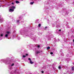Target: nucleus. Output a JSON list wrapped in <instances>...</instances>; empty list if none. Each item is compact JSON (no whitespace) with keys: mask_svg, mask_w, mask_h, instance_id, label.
<instances>
[{"mask_svg":"<svg viewBox=\"0 0 74 74\" xmlns=\"http://www.w3.org/2000/svg\"><path fill=\"white\" fill-rule=\"evenodd\" d=\"M3 36V34H1V37H2Z\"/></svg>","mask_w":74,"mask_h":74,"instance_id":"nucleus-17","label":"nucleus"},{"mask_svg":"<svg viewBox=\"0 0 74 74\" xmlns=\"http://www.w3.org/2000/svg\"><path fill=\"white\" fill-rule=\"evenodd\" d=\"M41 0H36V1H40Z\"/></svg>","mask_w":74,"mask_h":74,"instance_id":"nucleus-16","label":"nucleus"},{"mask_svg":"<svg viewBox=\"0 0 74 74\" xmlns=\"http://www.w3.org/2000/svg\"><path fill=\"white\" fill-rule=\"evenodd\" d=\"M19 39H20V38H18V40H19Z\"/></svg>","mask_w":74,"mask_h":74,"instance_id":"nucleus-28","label":"nucleus"},{"mask_svg":"<svg viewBox=\"0 0 74 74\" xmlns=\"http://www.w3.org/2000/svg\"><path fill=\"white\" fill-rule=\"evenodd\" d=\"M72 71H74V67L73 66L72 67Z\"/></svg>","mask_w":74,"mask_h":74,"instance_id":"nucleus-9","label":"nucleus"},{"mask_svg":"<svg viewBox=\"0 0 74 74\" xmlns=\"http://www.w3.org/2000/svg\"><path fill=\"white\" fill-rule=\"evenodd\" d=\"M47 50H49V49H50V47H47Z\"/></svg>","mask_w":74,"mask_h":74,"instance_id":"nucleus-11","label":"nucleus"},{"mask_svg":"<svg viewBox=\"0 0 74 74\" xmlns=\"http://www.w3.org/2000/svg\"><path fill=\"white\" fill-rule=\"evenodd\" d=\"M59 27H60V26H59Z\"/></svg>","mask_w":74,"mask_h":74,"instance_id":"nucleus-36","label":"nucleus"},{"mask_svg":"<svg viewBox=\"0 0 74 74\" xmlns=\"http://www.w3.org/2000/svg\"><path fill=\"white\" fill-rule=\"evenodd\" d=\"M52 56H54V54H53V55H52Z\"/></svg>","mask_w":74,"mask_h":74,"instance_id":"nucleus-31","label":"nucleus"},{"mask_svg":"<svg viewBox=\"0 0 74 74\" xmlns=\"http://www.w3.org/2000/svg\"><path fill=\"white\" fill-rule=\"evenodd\" d=\"M45 28V29H47V28H48V27H46Z\"/></svg>","mask_w":74,"mask_h":74,"instance_id":"nucleus-26","label":"nucleus"},{"mask_svg":"<svg viewBox=\"0 0 74 74\" xmlns=\"http://www.w3.org/2000/svg\"><path fill=\"white\" fill-rule=\"evenodd\" d=\"M52 36H50L49 37V38H52Z\"/></svg>","mask_w":74,"mask_h":74,"instance_id":"nucleus-13","label":"nucleus"},{"mask_svg":"<svg viewBox=\"0 0 74 74\" xmlns=\"http://www.w3.org/2000/svg\"><path fill=\"white\" fill-rule=\"evenodd\" d=\"M1 61H3L5 63H8V61H7V60H1Z\"/></svg>","mask_w":74,"mask_h":74,"instance_id":"nucleus-2","label":"nucleus"},{"mask_svg":"<svg viewBox=\"0 0 74 74\" xmlns=\"http://www.w3.org/2000/svg\"><path fill=\"white\" fill-rule=\"evenodd\" d=\"M59 32H60V31H61V29H60L59 30Z\"/></svg>","mask_w":74,"mask_h":74,"instance_id":"nucleus-30","label":"nucleus"},{"mask_svg":"<svg viewBox=\"0 0 74 74\" xmlns=\"http://www.w3.org/2000/svg\"><path fill=\"white\" fill-rule=\"evenodd\" d=\"M16 3L17 4H18V3H19V2L18 1H16Z\"/></svg>","mask_w":74,"mask_h":74,"instance_id":"nucleus-8","label":"nucleus"},{"mask_svg":"<svg viewBox=\"0 0 74 74\" xmlns=\"http://www.w3.org/2000/svg\"><path fill=\"white\" fill-rule=\"evenodd\" d=\"M14 64L13 63V64H12L11 66H9V69H11V68H10V67H11V66H14Z\"/></svg>","mask_w":74,"mask_h":74,"instance_id":"nucleus-7","label":"nucleus"},{"mask_svg":"<svg viewBox=\"0 0 74 74\" xmlns=\"http://www.w3.org/2000/svg\"><path fill=\"white\" fill-rule=\"evenodd\" d=\"M19 20H18L17 21V22H19Z\"/></svg>","mask_w":74,"mask_h":74,"instance_id":"nucleus-23","label":"nucleus"},{"mask_svg":"<svg viewBox=\"0 0 74 74\" xmlns=\"http://www.w3.org/2000/svg\"><path fill=\"white\" fill-rule=\"evenodd\" d=\"M73 42H74V39L73 40Z\"/></svg>","mask_w":74,"mask_h":74,"instance_id":"nucleus-35","label":"nucleus"},{"mask_svg":"<svg viewBox=\"0 0 74 74\" xmlns=\"http://www.w3.org/2000/svg\"><path fill=\"white\" fill-rule=\"evenodd\" d=\"M23 58H25V57H26V56H25V55H23Z\"/></svg>","mask_w":74,"mask_h":74,"instance_id":"nucleus-20","label":"nucleus"},{"mask_svg":"<svg viewBox=\"0 0 74 74\" xmlns=\"http://www.w3.org/2000/svg\"><path fill=\"white\" fill-rule=\"evenodd\" d=\"M14 11V10L12 9H10L9 10L10 12H13Z\"/></svg>","mask_w":74,"mask_h":74,"instance_id":"nucleus-5","label":"nucleus"},{"mask_svg":"<svg viewBox=\"0 0 74 74\" xmlns=\"http://www.w3.org/2000/svg\"><path fill=\"white\" fill-rule=\"evenodd\" d=\"M71 74H73V73H72V72L71 73Z\"/></svg>","mask_w":74,"mask_h":74,"instance_id":"nucleus-33","label":"nucleus"},{"mask_svg":"<svg viewBox=\"0 0 74 74\" xmlns=\"http://www.w3.org/2000/svg\"><path fill=\"white\" fill-rule=\"evenodd\" d=\"M49 40H50V39H49Z\"/></svg>","mask_w":74,"mask_h":74,"instance_id":"nucleus-38","label":"nucleus"},{"mask_svg":"<svg viewBox=\"0 0 74 74\" xmlns=\"http://www.w3.org/2000/svg\"><path fill=\"white\" fill-rule=\"evenodd\" d=\"M56 27H59V26L57 25V26Z\"/></svg>","mask_w":74,"mask_h":74,"instance_id":"nucleus-29","label":"nucleus"},{"mask_svg":"<svg viewBox=\"0 0 74 74\" xmlns=\"http://www.w3.org/2000/svg\"><path fill=\"white\" fill-rule=\"evenodd\" d=\"M42 52V51H36V54H38V53H40Z\"/></svg>","mask_w":74,"mask_h":74,"instance_id":"nucleus-3","label":"nucleus"},{"mask_svg":"<svg viewBox=\"0 0 74 74\" xmlns=\"http://www.w3.org/2000/svg\"><path fill=\"white\" fill-rule=\"evenodd\" d=\"M6 33L7 34H6L5 35V37H8V34H11V33L9 31H7L6 32Z\"/></svg>","mask_w":74,"mask_h":74,"instance_id":"nucleus-1","label":"nucleus"},{"mask_svg":"<svg viewBox=\"0 0 74 74\" xmlns=\"http://www.w3.org/2000/svg\"><path fill=\"white\" fill-rule=\"evenodd\" d=\"M3 21H4V20L3 19V18L1 19H0V22L1 23L3 22Z\"/></svg>","mask_w":74,"mask_h":74,"instance_id":"nucleus-6","label":"nucleus"},{"mask_svg":"<svg viewBox=\"0 0 74 74\" xmlns=\"http://www.w3.org/2000/svg\"><path fill=\"white\" fill-rule=\"evenodd\" d=\"M30 63L31 64H33V62H32V60H30Z\"/></svg>","mask_w":74,"mask_h":74,"instance_id":"nucleus-10","label":"nucleus"},{"mask_svg":"<svg viewBox=\"0 0 74 74\" xmlns=\"http://www.w3.org/2000/svg\"><path fill=\"white\" fill-rule=\"evenodd\" d=\"M0 7H1V6L0 5Z\"/></svg>","mask_w":74,"mask_h":74,"instance_id":"nucleus-37","label":"nucleus"},{"mask_svg":"<svg viewBox=\"0 0 74 74\" xmlns=\"http://www.w3.org/2000/svg\"><path fill=\"white\" fill-rule=\"evenodd\" d=\"M12 4H13V5H14V3H12Z\"/></svg>","mask_w":74,"mask_h":74,"instance_id":"nucleus-27","label":"nucleus"},{"mask_svg":"<svg viewBox=\"0 0 74 74\" xmlns=\"http://www.w3.org/2000/svg\"><path fill=\"white\" fill-rule=\"evenodd\" d=\"M26 56H28V54H26Z\"/></svg>","mask_w":74,"mask_h":74,"instance_id":"nucleus-24","label":"nucleus"},{"mask_svg":"<svg viewBox=\"0 0 74 74\" xmlns=\"http://www.w3.org/2000/svg\"><path fill=\"white\" fill-rule=\"evenodd\" d=\"M50 54H51V55H52V54H53V52H51L50 53Z\"/></svg>","mask_w":74,"mask_h":74,"instance_id":"nucleus-19","label":"nucleus"},{"mask_svg":"<svg viewBox=\"0 0 74 74\" xmlns=\"http://www.w3.org/2000/svg\"><path fill=\"white\" fill-rule=\"evenodd\" d=\"M11 8L13 10H15V9L16 8L14 6H11Z\"/></svg>","mask_w":74,"mask_h":74,"instance_id":"nucleus-4","label":"nucleus"},{"mask_svg":"<svg viewBox=\"0 0 74 74\" xmlns=\"http://www.w3.org/2000/svg\"><path fill=\"white\" fill-rule=\"evenodd\" d=\"M33 3H34V2H30V4H31V5L33 4Z\"/></svg>","mask_w":74,"mask_h":74,"instance_id":"nucleus-12","label":"nucleus"},{"mask_svg":"<svg viewBox=\"0 0 74 74\" xmlns=\"http://www.w3.org/2000/svg\"><path fill=\"white\" fill-rule=\"evenodd\" d=\"M66 73H68V72H69V71H67V70H66Z\"/></svg>","mask_w":74,"mask_h":74,"instance_id":"nucleus-18","label":"nucleus"},{"mask_svg":"<svg viewBox=\"0 0 74 74\" xmlns=\"http://www.w3.org/2000/svg\"><path fill=\"white\" fill-rule=\"evenodd\" d=\"M28 60H30H30H31V59H30V58H29Z\"/></svg>","mask_w":74,"mask_h":74,"instance_id":"nucleus-21","label":"nucleus"},{"mask_svg":"<svg viewBox=\"0 0 74 74\" xmlns=\"http://www.w3.org/2000/svg\"><path fill=\"white\" fill-rule=\"evenodd\" d=\"M58 68L59 69H60H60H61V67H60V66H59L58 67Z\"/></svg>","mask_w":74,"mask_h":74,"instance_id":"nucleus-14","label":"nucleus"},{"mask_svg":"<svg viewBox=\"0 0 74 74\" xmlns=\"http://www.w3.org/2000/svg\"><path fill=\"white\" fill-rule=\"evenodd\" d=\"M38 26L39 27H40V26H41V24H39L38 25Z\"/></svg>","mask_w":74,"mask_h":74,"instance_id":"nucleus-15","label":"nucleus"},{"mask_svg":"<svg viewBox=\"0 0 74 74\" xmlns=\"http://www.w3.org/2000/svg\"><path fill=\"white\" fill-rule=\"evenodd\" d=\"M41 72H42V73H44V71H42Z\"/></svg>","mask_w":74,"mask_h":74,"instance_id":"nucleus-25","label":"nucleus"},{"mask_svg":"<svg viewBox=\"0 0 74 74\" xmlns=\"http://www.w3.org/2000/svg\"><path fill=\"white\" fill-rule=\"evenodd\" d=\"M64 74H66V73H64Z\"/></svg>","mask_w":74,"mask_h":74,"instance_id":"nucleus-34","label":"nucleus"},{"mask_svg":"<svg viewBox=\"0 0 74 74\" xmlns=\"http://www.w3.org/2000/svg\"><path fill=\"white\" fill-rule=\"evenodd\" d=\"M40 45H38V48H40Z\"/></svg>","mask_w":74,"mask_h":74,"instance_id":"nucleus-22","label":"nucleus"},{"mask_svg":"<svg viewBox=\"0 0 74 74\" xmlns=\"http://www.w3.org/2000/svg\"><path fill=\"white\" fill-rule=\"evenodd\" d=\"M47 11V12H48L49 11L48 10Z\"/></svg>","mask_w":74,"mask_h":74,"instance_id":"nucleus-32","label":"nucleus"}]
</instances>
